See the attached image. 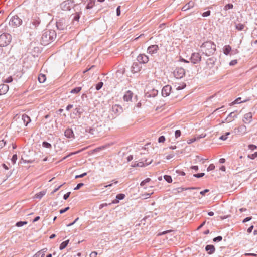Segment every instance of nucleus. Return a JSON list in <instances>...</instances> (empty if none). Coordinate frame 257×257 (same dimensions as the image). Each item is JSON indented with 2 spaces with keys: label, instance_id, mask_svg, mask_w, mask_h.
Segmentation results:
<instances>
[{
  "label": "nucleus",
  "instance_id": "1",
  "mask_svg": "<svg viewBox=\"0 0 257 257\" xmlns=\"http://www.w3.org/2000/svg\"><path fill=\"white\" fill-rule=\"evenodd\" d=\"M56 37V33L53 30L45 31L41 37V44L47 45L52 42Z\"/></svg>",
  "mask_w": 257,
  "mask_h": 257
},
{
  "label": "nucleus",
  "instance_id": "2",
  "mask_svg": "<svg viewBox=\"0 0 257 257\" xmlns=\"http://www.w3.org/2000/svg\"><path fill=\"white\" fill-rule=\"evenodd\" d=\"M201 51L206 55L213 54L216 50L215 44L211 41H207L201 46Z\"/></svg>",
  "mask_w": 257,
  "mask_h": 257
},
{
  "label": "nucleus",
  "instance_id": "3",
  "mask_svg": "<svg viewBox=\"0 0 257 257\" xmlns=\"http://www.w3.org/2000/svg\"><path fill=\"white\" fill-rule=\"evenodd\" d=\"M153 161V159L149 160L147 158H141L139 161H135L132 163L131 165L133 167H143L150 164Z\"/></svg>",
  "mask_w": 257,
  "mask_h": 257
},
{
  "label": "nucleus",
  "instance_id": "4",
  "mask_svg": "<svg viewBox=\"0 0 257 257\" xmlns=\"http://www.w3.org/2000/svg\"><path fill=\"white\" fill-rule=\"evenodd\" d=\"M11 41V36L8 33H3L0 35V46H7Z\"/></svg>",
  "mask_w": 257,
  "mask_h": 257
},
{
  "label": "nucleus",
  "instance_id": "5",
  "mask_svg": "<svg viewBox=\"0 0 257 257\" xmlns=\"http://www.w3.org/2000/svg\"><path fill=\"white\" fill-rule=\"evenodd\" d=\"M22 20L17 15L12 17L9 21V25L15 27H18L21 25Z\"/></svg>",
  "mask_w": 257,
  "mask_h": 257
},
{
  "label": "nucleus",
  "instance_id": "6",
  "mask_svg": "<svg viewBox=\"0 0 257 257\" xmlns=\"http://www.w3.org/2000/svg\"><path fill=\"white\" fill-rule=\"evenodd\" d=\"M68 26H69L66 24L65 20L63 19H60L56 23L57 29L61 31L67 30Z\"/></svg>",
  "mask_w": 257,
  "mask_h": 257
},
{
  "label": "nucleus",
  "instance_id": "7",
  "mask_svg": "<svg viewBox=\"0 0 257 257\" xmlns=\"http://www.w3.org/2000/svg\"><path fill=\"white\" fill-rule=\"evenodd\" d=\"M185 70L182 68H176L173 72L174 77L177 79L182 78L185 75Z\"/></svg>",
  "mask_w": 257,
  "mask_h": 257
},
{
  "label": "nucleus",
  "instance_id": "8",
  "mask_svg": "<svg viewBox=\"0 0 257 257\" xmlns=\"http://www.w3.org/2000/svg\"><path fill=\"white\" fill-rule=\"evenodd\" d=\"M191 62L193 64L199 63L201 60V57L198 53H193L190 58Z\"/></svg>",
  "mask_w": 257,
  "mask_h": 257
},
{
  "label": "nucleus",
  "instance_id": "9",
  "mask_svg": "<svg viewBox=\"0 0 257 257\" xmlns=\"http://www.w3.org/2000/svg\"><path fill=\"white\" fill-rule=\"evenodd\" d=\"M137 60L141 64H145L148 62L149 57L145 54H141L138 56Z\"/></svg>",
  "mask_w": 257,
  "mask_h": 257
},
{
  "label": "nucleus",
  "instance_id": "10",
  "mask_svg": "<svg viewBox=\"0 0 257 257\" xmlns=\"http://www.w3.org/2000/svg\"><path fill=\"white\" fill-rule=\"evenodd\" d=\"M72 1L71 0H67L64 1L60 5L61 8L64 10H69L71 9V5L72 4Z\"/></svg>",
  "mask_w": 257,
  "mask_h": 257
},
{
  "label": "nucleus",
  "instance_id": "11",
  "mask_svg": "<svg viewBox=\"0 0 257 257\" xmlns=\"http://www.w3.org/2000/svg\"><path fill=\"white\" fill-rule=\"evenodd\" d=\"M172 87L171 86L167 85L163 87L162 90V95L163 97H167L170 94Z\"/></svg>",
  "mask_w": 257,
  "mask_h": 257
},
{
  "label": "nucleus",
  "instance_id": "12",
  "mask_svg": "<svg viewBox=\"0 0 257 257\" xmlns=\"http://www.w3.org/2000/svg\"><path fill=\"white\" fill-rule=\"evenodd\" d=\"M234 131L235 133L243 135L246 133V127L244 125H241L237 128H235Z\"/></svg>",
  "mask_w": 257,
  "mask_h": 257
},
{
  "label": "nucleus",
  "instance_id": "13",
  "mask_svg": "<svg viewBox=\"0 0 257 257\" xmlns=\"http://www.w3.org/2000/svg\"><path fill=\"white\" fill-rule=\"evenodd\" d=\"M142 68V66L138 62H134L131 66V71L133 73L139 72Z\"/></svg>",
  "mask_w": 257,
  "mask_h": 257
},
{
  "label": "nucleus",
  "instance_id": "14",
  "mask_svg": "<svg viewBox=\"0 0 257 257\" xmlns=\"http://www.w3.org/2000/svg\"><path fill=\"white\" fill-rule=\"evenodd\" d=\"M158 49L159 47L157 45H152L148 48L147 52L152 55L157 53Z\"/></svg>",
  "mask_w": 257,
  "mask_h": 257
},
{
  "label": "nucleus",
  "instance_id": "15",
  "mask_svg": "<svg viewBox=\"0 0 257 257\" xmlns=\"http://www.w3.org/2000/svg\"><path fill=\"white\" fill-rule=\"evenodd\" d=\"M40 23V20L39 18H36L32 19L30 24V28L31 29L36 28Z\"/></svg>",
  "mask_w": 257,
  "mask_h": 257
},
{
  "label": "nucleus",
  "instance_id": "16",
  "mask_svg": "<svg viewBox=\"0 0 257 257\" xmlns=\"http://www.w3.org/2000/svg\"><path fill=\"white\" fill-rule=\"evenodd\" d=\"M252 114L251 112L246 113L243 119V121L245 123H249L252 121Z\"/></svg>",
  "mask_w": 257,
  "mask_h": 257
},
{
  "label": "nucleus",
  "instance_id": "17",
  "mask_svg": "<svg viewBox=\"0 0 257 257\" xmlns=\"http://www.w3.org/2000/svg\"><path fill=\"white\" fill-rule=\"evenodd\" d=\"M122 107L117 104L114 105L111 107V111L114 114H119L122 112Z\"/></svg>",
  "mask_w": 257,
  "mask_h": 257
},
{
  "label": "nucleus",
  "instance_id": "18",
  "mask_svg": "<svg viewBox=\"0 0 257 257\" xmlns=\"http://www.w3.org/2000/svg\"><path fill=\"white\" fill-rule=\"evenodd\" d=\"M9 90V86L5 84H0V95L6 94Z\"/></svg>",
  "mask_w": 257,
  "mask_h": 257
},
{
  "label": "nucleus",
  "instance_id": "19",
  "mask_svg": "<svg viewBox=\"0 0 257 257\" xmlns=\"http://www.w3.org/2000/svg\"><path fill=\"white\" fill-rule=\"evenodd\" d=\"M133 95V93L131 91H127L123 96L124 101L126 102L131 101Z\"/></svg>",
  "mask_w": 257,
  "mask_h": 257
},
{
  "label": "nucleus",
  "instance_id": "20",
  "mask_svg": "<svg viewBox=\"0 0 257 257\" xmlns=\"http://www.w3.org/2000/svg\"><path fill=\"white\" fill-rule=\"evenodd\" d=\"M65 136L68 138H73L74 134L73 130L71 128H67L65 130Z\"/></svg>",
  "mask_w": 257,
  "mask_h": 257
},
{
  "label": "nucleus",
  "instance_id": "21",
  "mask_svg": "<svg viewBox=\"0 0 257 257\" xmlns=\"http://www.w3.org/2000/svg\"><path fill=\"white\" fill-rule=\"evenodd\" d=\"M216 58L214 57L209 58L206 61V65L208 66L209 68H211L213 67Z\"/></svg>",
  "mask_w": 257,
  "mask_h": 257
},
{
  "label": "nucleus",
  "instance_id": "22",
  "mask_svg": "<svg viewBox=\"0 0 257 257\" xmlns=\"http://www.w3.org/2000/svg\"><path fill=\"white\" fill-rule=\"evenodd\" d=\"M194 6V2L193 1H190L182 7V10L183 11H186L190 8H193Z\"/></svg>",
  "mask_w": 257,
  "mask_h": 257
},
{
  "label": "nucleus",
  "instance_id": "23",
  "mask_svg": "<svg viewBox=\"0 0 257 257\" xmlns=\"http://www.w3.org/2000/svg\"><path fill=\"white\" fill-rule=\"evenodd\" d=\"M205 250L209 254H212L215 252V248L213 245H207L205 247Z\"/></svg>",
  "mask_w": 257,
  "mask_h": 257
},
{
  "label": "nucleus",
  "instance_id": "24",
  "mask_svg": "<svg viewBox=\"0 0 257 257\" xmlns=\"http://www.w3.org/2000/svg\"><path fill=\"white\" fill-rule=\"evenodd\" d=\"M22 120H23L25 126H27L31 121L30 118L26 114H23L22 116Z\"/></svg>",
  "mask_w": 257,
  "mask_h": 257
},
{
  "label": "nucleus",
  "instance_id": "25",
  "mask_svg": "<svg viewBox=\"0 0 257 257\" xmlns=\"http://www.w3.org/2000/svg\"><path fill=\"white\" fill-rule=\"evenodd\" d=\"M236 117V115L234 114V112H232L226 117L225 121L227 122H230L232 121Z\"/></svg>",
  "mask_w": 257,
  "mask_h": 257
},
{
  "label": "nucleus",
  "instance_id": "26",
  "mask_svg": "<svg viewBox=\"0 0 257 257\" xmlns=\"http://www.w3.org/2000/svg\"><path fill=\"white\" fill-rule=\"evenodd\" d=\"M82 112L83 111L82 108L80 107V106H78L74 109L73 113L75 115L78 116L79 117H80Z\"/></svg>",
  "mask_w": 257,
  "mask_h": 257
},
{
  "label": "nucleus",
  "instance_id": "27",
  "mask_svg": "<svg viewBox=\"0 0 257 257\" xmlns=\"http://www.w3.org/2000/svg\"><path fill=\"white\" fill-rule=\"evenodd\" d=\"M125 195L124 194H119L117 195L116 197V199L112 201V203H118L119 202V201L120 200H122L124 198Z\"/></svg>",
  "mask_w": 257,
  "mask_h": 257
},
{
  "label": "nucleus",
  "instance_id": "28",
  "mask_svg": "<svg viewBox=\"0 0 257 257\" xmlns=\"http://www.w3.org/2000/svg\"><path fill=\"white\" fill-rule=\"evenodd\" d=\"M231 47L229 45H225L223 48V53L225 55H227L230 52Z\"/></svg>",
  "mask_w": 257,
  "mask_h": 257
},
{
  "label": "nucleus",
  "instance_id": "29",
  "mask_svg": "<svg viewBox=\"0 0 257 257\" xmlns=\"http://www.w3.org/2000/svg\"><path fill=\"white\" fill-rule=\"evenodd\" d=\"M46 193V191H43L38 193H37L35 196V198L40 199L43 197V196L45 195Z\"/></svg>",
  "mask_w": 257,
  "mask_h": 257
},
{
  "label": "nucleus",
  "instance_id": "30",
  "mask_svg": "<svg viewBox=\"0 0 257 257\" xmlns=\"http://www.w3.org/2000/svg\"><path fill=\"white\" fill-rule=\"evenodd\" d=\"M69 242V240H67L66 241H63L61 243L60 245L59 248L60 250H63L68 245V243Z\"/></svg>",
  "mask_w": 257,
  "mask_h": 257
},
{
  "label": "nucleus",
  "instance_id": "31",
  "mask_svg": "<svg viewBox=\"0 0 257 257\" xmlns=\"http://www.w3.org/2000/svg\"><path fill=\"white\" fill-rule=\"evenodd\" d=\"M46 79L45 75L40 74L38 76V80L40 83H44Z\"/></svg>",
  "mask_w": 257,
  "mask_h": 257
},
{
  "label": "nucleus",
  "instance_id": "32",
  "mask_svg": "<svg viewBox=\"0 0 257 257\" xmlns=\"http://www.w3.org/2000/svg\"><path fill=\"white\" fill-rule=\"evenodd\" d=\"M46 251V249H43L41 251L38 252L35 255V256L40 255L41 257H44L45 255V252Z\"/></svg>",
  "mask_w": 257,
  "mask_h": 257
},
{
  "label": "nucleus",
  "instance_id": "33",
  "mask_svg": "<svg viewBox=\"0 0 257 257\" xmlns=\"http://www.w3.org/2000/svg\"><path fill=\"white\" fill-rule=\"evenodd\" d=\"M241 99V97H238V98H236L233 102H232L231 104L232 105H233V104H239L241 102H244L247 101V100H244L240 101Z\"/></svg>",
  "mask_w": 257,
  "mask_h": 257
},
{
  "label": "nucleus",
  "instance_id": "34",
  "mask_svg": "<svg viewBox=\"0 0 257 257\" xmlns=\"http://www.w3.org/2000/svg\"><path fill=\"white\" fill-rule=\"evenodd\" d=\"M84 149H85L84 148V149H82V150H79V151H76V152H75L71 153L70 154H69V155H68L67 156H65V157H63V158H62V160H65L67 157H69V156H71V155H74V154H77V153H79L81 152L82 150H84Z\"/></svg>",
  "mask_w": 257,
  "mask_h": 257
},
{
  "label": "nucleus",
  "instance_id": "35",
  "mask_svg": "<svg viewBox=\"0 0 257 257\" xmlns=\"http://www.w3.org/2000/svg\"><path fill=\"white\" fill-rule=\"evenodd\" d=\"M81 90V87H76V88L72 89L71 91H70V92L71 93L76 94V93H78V92H79Z\"/></svg>",
  "mask_w": 257,
  "mask_h": 257
},
{
  "label": "nucleus",
  "instance_id": "36",
  "mask_svg": "<svg viewBox=\"0 0 257 257\" xmlns=\"http://www.w3.org/2000/svg\"><path fill=\"white\" fill-rule=\"evenodd\" d=\"M244 28V25L242 24H237L236 25V29L238 31L242 30Z\"/></svg>",
  "mask_w": 257,
  "mask_h": 257
},
{
  "label": "nucleus",
  "instance_id": "37",
  "mask_svg": "<svg viewBox=\"0 0 257 257\" xmlns=\"http://www.w3.org/2000/svg\"><path fill=\"white\" fill-rule=\"evenodd\" d=\"M151 180V179L149 178H147L146 179H145V180H143L141 183H140V185L141 186H144L147 183H148Z\"/></svg>",
  "mask_w": 257,
  "mask_h": 257
},
{
  "label": "nucleus",
  "instance_id": "38",
  "mask_svg": "<svg viewBox=\"0 0 257 257\" xmlns=\"http://www.w3.org/2000/svg\"><path fill=\"white\" fill-rule=\"evenodd\" d=\"M42 146L46 148H51L52 147L51 145L47 142H43L42 143Z\"/></svg>",
  "mask_w": 257,
  "mask_h": 257
},
{
  "label": "nucleus",
  "instance_id": "39",
  "mask_svg": "<svg viewBox=\"0 0 257 257\" xmlns=\"http://www.w3.org/2000/svg\"><path fill=\"white\" fill-rule=\"evenodd\" d=\"M27 224V222L26 221H19V222H17V223L16 224V226L19 227H22L24 225H25Z\"/></svg>",
  "mask_w": 257,
  "mask_h": 257
},
{
  "label": "nucleus",
  "instance_id": "40",
  "mask_svg": "<svg viewBox=\"0 0 257 257\" xmlns=\"http://www.w3.org/2000/svg\"><path fill=\"white\" fill-rule=\"evenodd\" d=\"M230 135L229 132H227L224 135H222L219 137V139L225 141L227 139V136Z\"/></svg>",
  "mask_w": 257,
  "mask_h": 257
},
{
  "label": "nucleus",
  "instance_id": "41",
  "mask_svg": "<svg viewBox=\"0 0 257 257\" xmlns=\"http://www.w3.org/2000/svg\"><path fill=\"white\" fill-rule=\"evenodd\" d=\"M164 178L168 183H171L172 181V178L170 176L165 175Z\"/></svg>",
  "mask_w": 257,
  "mask_h": 257
},
{
  "label": "nucleus",
  "instance_id": "42",
  "mask_svg": "<svg viewBox=\"0 0 257 257\" xmlns=\"http://www.w3.org/2000/svg\"><path fill=\"white\" fill-rule=\"evenodd\" d=\"M233 7V5L232 4H228L226 5L224 7V10L225 11H227L228 9H232Z\"/></svg>",
  "mask_w": 257,
  "mask_h": 257
},
{
  "label": "nucleus",
  "instance_id": "43",
  "mask_svg": "<svg viewBox=\"0 0 257 257\" xmlns=\"http://www.w3.org/2000/svg\"><path fill=\"white\" fill-rule=\"evenodd\" d=\"M103 83L102 82H100L98 83H97L96 85V89L97 90H100L102 87L103 86Z\"/></svg>",
  "mask_w": 257,
  "mask_h": 257
},
{
  "label": "nucleus",
  "instance_id": "44",
  "mask_svg": "<svg viewBox=\"0 0 257 257\" xmlns=\"http://www.w3.org/2000/svg\"><path fill=\"white\" fill-rule=\"evenodd\" d=\"M158 94V90L156 89H153L151 93L149 94V96H152V97H155Z\"/></svg>",
  "mask_w": 257,
  "mask_h": 257
},
{
  "label": "nucleus",
  "instance_id": "45",
  "mask_svg": "<svg viewBox=\"0 0 257 257\" xmlns=\"http://www.w3.org/2000/svg\"><path fill=\"white\" fill-rule=\"evenodd\" d=\"M17 160V155L16 154H14L11 159V161H12V163L13 164H15Z\"/></svg>",
  "mask_w": 257,
  "mask_h": 257
},
{
  "label": "nucleus",
  "instance_id": "46",
  "mask_svg": "<svg viewBox=\"0 0 257 257\" xmlns=\"http://www.w3.org/2000/svg\"><path fill=\"white\" fill-rule=\"evenodd\" d=\"M215 165L213 164H211L208 167L207 170V171H212L213 170L215 169Z\"/></svg>",
  "mask_w": 257,
  "mask_h": 257
},
{
  "label": "nucleus",
  "instance_id": "47",
  "mask_svg": "<svg viewBox=\"0 0 257 257\" xmlns=\"http://www.w3.org/2000/svg\"><path fill=\"white\" fill-rule=\"evenodd\" d=\"M13 78L11 77V76H10L9 77H8L7 79H6L5 80H4V82L5 83H10V82H12L13 81Z\"/></svg>",
  "mask_w": 257,
  "mask_h": 257
},
{
  "label": "nucleus",
  "instance_id": "48",
  "mask_svg": "<svg viewBox=\"0 0 257 257\" xmlns=\"http://www.w3.org/2000/svg\"><path fill=\"white\" fill-rule=\"evenodd\" d=\"M257 157V152H255L254 154H251V155H248V157L251 159H254V158H255L256 157Z\"/></svg>",
  "mask_w": 257,
  "mask_h": 257
},
{
  "label": "nucleus",
  "instance_id": "49",
  "mask_svg": "<svg viewBox=\"0 0 257 257\" xmlns=\"http://www.w3.org/2000/svg\"><path fill=\"white\" fill-rule=\"evenodd\" d=\"M165 141V138L164 136H161L158 138L159 143H164Z\"/></svg>",
  "mask_w": 257,
  "mask_h": 257
},
{
  "label": "nucleus",
  "instance_id": "50",
  "mask_svg": "<svg viewBox=\"0 0 257 257\" xmlns=\"http://www.w3.org/2000/svg\"><path fill=\"white\" fill-rule=\"evenodd\" d=\"M222 239V236H218L217 237H215L214 239H213V241L214 242H219V241H221Z\"/></svg>",
  "mask_w": 257,
  "mask_h": 257
},
{
  "label": "nucleus",
  "instance_id": "51",
  "mask_svg": "<svg viewBox=\"0 0 257 257\" xmlns=\"http://www.w3.org/2000/svg\"><path fill=\"white\" fill-rule=\"evenodd\" d=\"M196 141H197V139H196L195 137L194 138L189 139L187 140V142L188 144H190Z\"/></svg>",
  "mask_w": 257,
  "mask_h": 257
},
{
  "label": "nucleus",
  "instance_id": "52",
  "mask_svg": "<svg viewBox=\"0 0 257 257\" xmlns=\"http://www.w3.org/2000/svg\"><path fill=\"white\" fill-rule=\"evenodd\" d=\"M204 175L205 174L204 173H200L194 174L193 176L196 178H200V177L204 176Z\"/></svg>",
  "mask_w": 257,
  "mask_h": 257
},
{
  "label": "nucleus",
  "instance_id": "53",
  "mask_svg": "<svg viewBox=\"0 0 257 257\" xmlns=\"http://www.w3.org/2000/svg\"><path fill=\"white\" fill-rule=\"evenodd\" d=\"M248 147L249 149H250L252 151H253L257 148V147L255 145H252V144L249 145Z\"/></svg>",
  "mask_w": 257,
  "mask_h": 257
},
{
  "label": "nucleus",
  "instance_id": "54",
  "mask_svg": "<svg viewBox=\"0 0 257 257\" xmlns=\"http://www.w3.org/2000/svg\"><path fill=\"white\" fill-rule=\"evenodd\" d=\"M210 13H211L210 11H207L206 12H204L202 14V16L203 17H207V16H209L210 15Z\"/></svg>",
  "mask_w": 257,
  "mask_h": 257
},
{
  "label": "nucleus",
  "instance_id": "55",
  "mask_svg": "<svg viewBox=\"0 0 257 257\" xmlns=\"http://www.w3.org/2000/svg\"><path fill=\"white\" fill-rule=\"evenodd\" d=\"M84 185V184L82 183H78L76 187L74 188V190H78L79 189H80L81 187H82Z\"/></svg>",
  "mask_w": 257,
  "mask_h": 257
},
{
  "label": "nucleus",
  "instance_id": "56",
  "mask_svg": "<svg viewBox=\"0 0 257 257\" xmlns=\"http://www.w3.org/2000/svg\"><path fill=\"white\" fill-rule=\"evenodd\" d=\"M176 138H178L181 136V131L180 130H176L175 133Z\"/></svg>",
  "mask_w": 257,
  "mask_h": 257
},
{
  "label": "nucleus",
  "instance_id": "57",
  "mask_svg": "<svg viewBox=\"0 0 257 257\" xmlns=\"http://www.w3.org/2000/svg\"><path fill=\"white\" fill-rule=\"evenodd\" d=\"M70 194H71V192H67L66 194H64V195L63 196L64 199L67 200L70 196Z\"/></svg>",
  "mask_w": 257,
  "mask_h": 257
},
{
  "label": "nucleus",
  "instance_id": "58",
  "mask_svg": "<svg viewBox=\"0 0 257 257\" xmlns=\"http://www.w3.org/2000/svg\"><path fill=\"white\" fill-rule=\"evenodd\" d=\"M206 136V135L205 134H201L199 136H197V137H195L196 139H197V141L199 140L201 138H204Z\"/></svg>",
  "mask_w": 257,
  "mask_h": 257
},
{
  "label": "nucleus",
  "instance_id": "59",
  "mask_svg": "<svg viewBox=\"0 0 257 257\" xmlns=\"http://www.w3.org/2000/svg\"><path fill=\"white\" fill-rule=\"evenodd\" d=\"M196 158L200 161H202V163H204V161H206V160H207L208 159L206 158V159H204V158H200L199 156H196Z\"/></svg>",
  "mask_w": 257,
  "mask_h": 257
},
{
  "label": "nucleus",
  "instance_id": "60",
  "mask_svg": "<svg viewBox=\"0 0 257 257\" xmlns=\"http://www.w3.org/2000/svg\"><path fill=\"white\" fill-rule=\"evenodd\" d=\"M237 63V61L236 60H232L230 63H229V65L230 66H234L235 65V64H236Z\"/></svg>",
  "mask_w": 257,
  "mask_h": 257
},
{
  "label": "nucleus",
  "instance_id": "61",
  "mask_svg": "<svg viewBox=\"0 0 257 257\" xmlns=\"http://www.w3.org/2000/svg\"><path fill=\"white\" fill-rule=\"evenodd\" d=\"M69 209V207H67L65 208H64V209H61L60 210V213L62 214V213L65 212L66 211H67V210H68Z\"/></svg>",
  "mask_w": 257,
  "mask_h": 257
},
{
  "label": "nucleus",
  "instance_id": "62",
  "mask_svg": "<svg viewBox=\"0 0 257 257\" xmlns=\"http://www.w3.org/2000/svg\"><path fill=\"white\" fill-rule=\"evenodd\" d=\"M97 255V252L96 251L92 252L90 254V257H96Z\"/></svg>",
  "mask_w": 257,
  "mask_h": 257
},
{
  "label": "nucleus",
  "instance_id": "63",
  "mask_svg": "<svg viewBox=\"0 0 257 257\" xmlns=\"http://www.w3.org/2000/svg\"><path fill=\"white\" fill-rule=\"evenodd\" d=\"M87 174L86 173H84L81 175H76L75 176V178H82L83 177H84L85 176H86Z\"/></svg>",
  "mask_w": 257,
  "mask_h": 257
},
{
  "label": "nucleus",
  "instance_id": "64",
  "mask_svg": "<svg viewBox=\"0 0 257 257\" xmlns=\"http://www.w3.org/2000/svg\"><path fill=\"white\" fill-rule=\"evenodd\" d=\"M117 16H119L120 15V6H118L116 9Z\"/></svg>",
  "mask_w": 257,
  "mask_h": 257
}]
</instances>
